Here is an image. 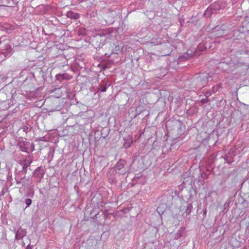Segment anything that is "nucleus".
Returning a JSON list of instances; mask_svg holds the SVG:
<instances>
[{"instance_id":"19","label":"nucleus","mask_w":249,"mask_h":249,"mask_svg":"<svg viewBox=\"0 0 249 249\" xmlns=\"http://www.w3.org/2000/svg\"><path fill=\"white\" fill-rule=\"evenodd\" d=\"M78 35L82 36L87 35L86 31L85 29H80L78 31Z\"/></svg>"},{"instance_id":"10","label":"nucleus","mask_w":249,"mask_h":249,"mask_svg":"<svg viewBox=\"0 0 249 249\" xmlns=\"http://www.w3.org/2000/svg\"><path fill=\"white\" fill-rule=\"evenodd\" d=\"M2 43L0 41V48H3V49H2V50L3 51H5V52H3V53L4 54H5V53L8 54L9 53L11 52V47L10 45H9L8 44L6 43V44H4L3 46H2Z\"/></svg>"},{"instance_id":"22","label":"nucleus","mask_w":249,"mask_h":249,"mask_svg":"<svg viewBox=\"0 0 249 249\" xmlns=\"http://www.w3.org/2000/svg\"><path fill=\"white\" fill-rule=\"evenodd\" d=\"M160 208H161V206H159L157 208V212H158V213L160 214H163V212H161V213H160Z\"/></svg>"},{"instance_id":"27","label":"nucleus","mask_w":249,"mask_h":249,"mask_svg":"<svg viewBox=\"0 0 249 249\" xmlns=\"http://www.w3.org/2000/svg\"><path fill=\"white\" fill-rule=\"evenodd\" d=\"M242 249H247L244 247Z\"/></svg>"},{"instance_id":"14","label":"nucleus","mask_w":249,"mask_h":249,"mask_svg":"<svg viewBox=\"0 0 249 249\" xmlns=\"http://www.w3.org/2000/svg\"><path fill=\"white\" fill-rule=\"evenodd\" d=\"M67 17L71 19H77L79 18V14L72 11H69L67 13Z\"/></svg>"},{"instance_id":"8","label":"nucleus","mask_w":249,"mask_h":249,"mask_svg":"<svg viewBox=\"0 0 249 249\" xmlns=\"http://www.w3.org/2000/svg\"><path fill=\"white\" fill-rule=\"evenodd\" d=\"M14 231L15 233V239L17 240L22 239L26 235V231L25 229H21L18 231L14 230Z\"/></svg>"},{"instance_id":"13","label":"nucleus","mask_w":249,"mask_h":249,"mask_svg":"<svg viewBox=\"0 0 249 249\" xmlns=\"http://www.w3.org/2000/svg\"><path fill=\"white\" fill-rule=\"evenodd\" d=\"M61 89V87H59L58 86H55L54 88L50 89L49 90V92L50 93H52L54 92L55 91H57V95L55 96L57 98H59L61 96L62 92L60 91V89Z\"/></svg>"},{"instance_id":"18","label":"nucleus","mask_w":249,"mask_h":249,"mask_svg":"<svg viewBox=\"0 0 249 249\" xmlns=\"http://www.w3.org/2000/svg\"><path fill=\"white\" fill-rule=\"evenodd\" d=\"M31 128L26 125H23L22 127L20 128V130H22L23 132L27 133L28 132H29V130H30Z\"/></svg>"},{"instance_id":"7","label":"nucleus","mask_w":249,"mask_h":249,"mask_svg":"<svg viewBox=\"0 0 249 249\" xmlns=\"http://www.w3.org/2000/svg\"><path fill=\"white\" fill-rule=\"evenodd\" d=\"M45 174V168L42 166L37 167L34 172V176L37 182H40Z\"/></svg>"},{"instance_id":"4","label":"nucleus","mask_w":249,"mask_h":249,"mask_svg":"<svg viewBox=\"0 0 249 249\" xmlns=\"http://www.w3.org/2000/svg\"><path fill=\"white\" fill-rule=\"evenodd\" d=\"M221 8V2L220 1H216L211 4L205 10L204 15L206 17H209L213 14L216 13Z\"/></svg>"},{"instance_id":"25","label":"nucleus","mask_w":249,"mask_h":249,"mask_svg":"<svg viewBox=\"0 0 249 249\" xmlns=\"http://www.w3.org/2000/svg\"><path fill=\"white\" fill-rule=\"evenodd\" d=\"M211 47H212V46H210V45H209V48H211Z\"/></svg>"},{"instance_id":"5","label":"nucleus","mask_w":249,"mask_h":249,"mask_svg":"<svg viewBox=\"0 0 249 249\" xmlns=\"http://www.w3.org/2000/svg\"><path fill=\"white\" fill-rule=\"evenodd\" d=\"M209 77L204 74H200L197 76L194 82L196 84V89H202L205 87L208 83Z\"/></svg>"},{"instance_id":"21","label":"nucleus","mask_w":249,"mask_h":249,"mask_svg":"<svg viewBox=\"0 0 249 249\" xmlns=\"http://www.w3.org/2000/svg\"><path fill=\"white\" fill-rule=\"evenodd\" d=\"M32 200L30 198H26L25 200V203L26 205V208L29 207L32 204Z\"/></svg>"},{"instance_id":"12","label":"nucleus","mask_w":249,"mask_h":249,"mask_svg":"<svg viewBox=\"0 0 249 249\" xmlns=\"http://www.w3.org/2000/svg\"><path fill=\"white\" fill-rule=\"evenodd\" d=\"M149 44L153 45H158L161 44V38L159 37L152 38L148 41Z\"/></svg>"},{"instance_id":"23","label":"nucleus","mask_w":249,"mask_h":249,"mask_svg":"<svg viewBox=\"0 0 249 249\" xmlns=\"http://www.w3.org/2000/svg\"><path fill=\"white\" fill-rule=\"evenodd\" d=\"M25 249H32V246L29 244L27 246Z\"/></svg>"},{"instance_id":"20","label":"nucleus","mask_w":249,"mask_h":249,"mask_svg":"<svg viewBox=\"0 0 249 249\" xmlns=\"http://www.w3.org/2000/svg\"><path fill=\"white\" fill-rule=\"evenodd\" d=\"M208 93H205V96H206V97L205 98L202 99L201 100V102L202 103L205 104V103H207L208 102L209 99H208Z\"/></svg>"},{"instance_id":"11","label":"nucleus","mask_w":249,"mask_h":249,"mask_svg":"<svg viewBox=\"0 0 249 249\" xmlns=\"http://www.w3.org/2000/svg\"><path fill=\"white\" fill-rule=\"evenodd\" d=\"M185 228L183 227H181L179 228L178 230L177 231V232L175 234L174 238L175 239H178L181 237L184 233Z\"/></svg>"},{"instance_id":"3","label":"nucleus","mask_w":249,"mask_h":249,"mask_svg":"<svg viewBox=\"0 0 249 249\" xmlns=\"http://www.w3.org/2000/svg\"><path fill=\"white\" fill-rule=\"evenodd\" d=\"M33 162V158L31 156L27 155L25 157L19 160L18 163L21 166L22 170L20 173L23 175H26L27 172V168L30 167Z\"/></svg>"},{"instance_id":"2","label":"nucleus","mask_w":249,"mask_h":249,"mask_svg":"<svg viewBox=\"0 0 249 249\" xmlns=\"http://www.w3.org/2000/svg\"><path fill=\"white\" fill-rule=\"evenodd\" d=\"M207 48V43H204L202 42L198 45L195 51L193 52L191 50H188L186 54L183 57L187 59H190L193 56H198L200 54V52L205 51Z\"/></svg>"},{"instance_id":"9","label":"nucleus","mask_w":249,"mask_h":249,"mask_svg":"<svg viewBox=\"0 0 249 249\" xmlns=\"http://www.w3.org/2000/svg\"><path fill=\"white\" fill-rule=\"evenodd\" d=\"M71 78V76L66 73L57 74L55 76L56 80L60 82H61L64 80H70Z\"/></svg>"},{"instance_id":"1","label":"nucleus","mask_w":249,"mask_h":249,"mask_svg":"<svg viewBox=\"0 0 249 249\" xmlns=\"http://www.w3.org/2000/svg\"><path fill=\"white\" fill-rule=\"evenodd\" d=\"M15 180L17 184H21L22 186V187H19V192L23 187L24 190H27V192L26 195L27 197H33L35 194V185L33 184L32 178L30 177L26 178L25 175H24L23 177L20 178L19 175L17 174L15 177Z\"/></svg>"},{"instance_id":"17","label":"nucleus","mask_w":249,"mask_h":249,"mask_svg":"<svg viewBox=\"0 0 249 249\" xmlns=\"http://www.w3.org/2000/svg\"><path fill=\"white\" fill-rule=\"evenodd\" d=\"M107 85L104 86L102 85H99L98 89V91H100L101 92H105L107 90Z\"/></svg>"},{"instance_id":"15","label":"nucleus","mask_w":249,"mask_h":249,"mask_svg":"<svg viewBox=\"0 0 249 249\" xmlns=\"http://www.w3.org/2000/svg\"><path fill=\"white\" fill-rule=\"evenodd\" d=\"M125 161L122 160H119L114 166L116 170H120L124 168Z\"/></svg>"},{"instance_id":"6","label":"nucleus","mask_w":249,"mask_h":249,"mask_svg":"<svg viewBox=\"0 0 249 249\" xmlns=\"http://www.w3.org/2000/svg\"><path fill=\"white\" fill-rule=\"evenodd\" d=\"M18 145L21 151L27 153L33 152L35 149L34 144L27 141H19Z\"/></svg>"},{"instance_id":"24","label":"nucleus","mask_w":249,"mask_h":249,"mask_svg":"<svg viewBox=\"0 0 249 249\" xmlns=\"http://www.w3.org/2000/svg\"><path fill=\"white\" fill-rule=\"evenodd\" d=\"M192 109H195V108H190V109H188L187 110V113L190 114V111L192 110ZM191 114H192L191 113Z\"/></svg>"},{"instance_id":"26","label":"nucleus","mask_w":249,"mask_h":249,"mask_svg":"<svg viewBox=\"0 0 249 249\" xmlns=\"http://www.w3.org/2000/svg\"><path fill=\"white\" fill-rule=\"evenodd\" d=\"M140 113H141V112H139V113H137V115H139V114H140Z\"/></svg>"},{"instance_id":"16","label":"nucleus","mask_w":249,"mask_h":249,"mask_svg":"<svg viewBox=\"0 0 249 249\" xmlns=\"http://www.w3.org/2000/svg\"><path fill=\"white\" fill-rule=\"evenodd\" d=\"M133 143V140L132 139H128L127 140H126L125 142H124V146L125 148H128L130 147L131 145V144Z\"/></svg>"}]
</instances>
